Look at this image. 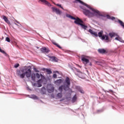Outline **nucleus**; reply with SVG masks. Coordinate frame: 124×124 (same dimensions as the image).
I'll list each match as a JSON object with an SVG mask.
<instances>
[{"label": "nucleus", "instance_id": "obj_1", "mask_svg": "<svg viewBox=\"0 0 124 124\" xmlns=\"http://www.w3.org/2000/svg\"><path fill=\"white\" fill-rule=\"evenodd\" d=\"M75 2L76 3H77V2H79V3H81V4H82V5H85V6H86V7H88L89 9L92 10L93 13L91 12L89 10H87L84 8H81L83 9V14L86 16H87L88 18H92V17H94V16H96V17L103 16V15H102L98 10L91 8V6L86 4V3H84L81 0H76Z\"/></svg>", "mask_w": 124, "mask_h": 124}, {"label": "nucleus", "instance_id": "obj_2", "mask_svg": "<svg viewBox=\"0 0 124 124\" xmlns=\"http://www.w3.org/2000/svg\"><path fill=\"white\" fill-rule=\"evenodd\" d=\"M16 75L21 79H24L25 76H26L27 78H30L31 76V80L35 81V74L33 73L31 74V69H28L27 70L24 68L21 70H17Z\"/></svg>", "mask_w": 124, "mask_h": 124}, {"label": "nucleus", "instance_id": "obj_3", "mask_svg": "<svg viewBox=\"0 0 124 124\" xmlns=\"http://www.w3.org/2000/svg\"><path fill=\"white\" fill-rule=\"evenodd\" d=\"M67 17H68V18H70L72 20H75L74 21V23L75 24H77V25H79V26H81V28L84 30H86V29L88 28L87 26L85 25V24L84 23V21H83L82 20L79 18V17H77L76 18L71 16L70 15H67Z\"/></svg>", "mask_w": 124, "mask_h": 124}, {"label": "nucleus", "instance_id": "obj_4", "mask_svg": "<svg viewBox=\"0 0 124 124\" xmlns=\"http://www.w3.org/2000/svg\"><path fill=\"white\" fill-rule=\"evenodd\" d=\"M103 31H101L100 32L98 33V36L99 37H100L102 40H106L107 42H111V39H109V37L108 36V35H103Z\"/></svg>", "mask_w": 124, "mask_h": 124}, {"label": "nucleus", "instance_id": "obj_5", "mask_svg": "<svg viewBox=\"0 0 124 124\" xmlns=\"http://www.w3.org/2000/svg\"><path fill=\"white\" fill-rule=\"evenodd\" d=\"M69 87H70V78L66 77L64 83L63 90L64 91H68Z\"/></svg>", "mask_w": 124, "mask_h": 124}, {"label": "nucleus", "instance_id": "obj_6", "mask_svg": "<svg viewBox=\"0 0 124 124\" xmlns=\"http://www.w3.org/2000/svg\"><path fill=\"white\" fill-rule=\"evenodd\" d=\"M51 9L52 10V12H55L58 15H61V14L62 13V11L60 10V9H58L56 7H53L51 8Z\"/></svg>", "mask_w": 124, "mask_h": 124}, {"label": "nucleus", "instance_id": "obj_7", "mask_svg": "<svg viewBox=\"0 0 124 124\" xmlns=\"http://www.w3.org/2000/svg\"><path fill=\"white\" fill-rule=\"evenodd\" d=\"M40 51L44 54H47L50 52V50L46 47H43L40 49Z\"/></svg>", "mask_w": 124, "mask_h": 124}, {"label": "nucleus", "instance_id": "obj_8", "mask_svg": "<svg viewBox=\"0 0 124 124\" xmlns=\"http://www.w3.org/2000/svg\"><path fill=\"white\" fill-rule=\"evenodd\" d=\"M81 61L83 62V63H89V62H90V60L87 59L85 56H81Z\"/></svg>", "mask_w": 124, "mask_h": 124}, {"label": "nucleus", "instance_id": "obj_9", "mask_svg": "<svg viewBox=\"0 0 124 124\" xmlns=\"http://www.w3.org/2000/svg\"><path fill=\"white\" fill-rule=\"evenodd\" d=\"M107 35H108V37L109 36L110 38H109V39H110L111 40H112V38H113V37H115L116 34L114 32H110L108 33V34H107Z\"/></svg>", "mask_w": 124, "mask_h": 124}, {"label": "nucleus", "instance_id": "obj_10", "mask_svg": "<svg viewBox=\"0 0 124 124\" xmlns=\"http://www.w3.org/2000/svg\"><path fill=\"white\" fill-rule=\"evenodd\" d=\"M41 2H43L44 4H46V5H47V6H51V4L49 3L47 0H39Z\"/></svg>", "mask_w": 124, "mask_h": 124}, {"label": "nucleus", "instance_id": "obj_11", "mask_svg": "<svg viewBox=\"0 0 124 124\" xmlns=\"http://www.w3.org/2000/svg\"><path fill=\"white\" fill-rule=\"evenodd\" d=\"M50 58V61L51 62H58V58H57L55 56H49Z\"/></svg>", "mask_w": 124, "mask_h": 124}, {"label": "nucleus", "instance_id": "obj_12", "mask_svg": "<svg viewBox=\"0 0 124 124\" xmlns=\"http://www.w3.org/2000/svg\"><path fill=\"white\" fill-rule=\"evenodd\" d=\"M43 70H44V71H45L47 73V74H51L52 73V71H51V69H45V68H43Z\"/></svg>", "mask_w": 124, "mask_h": 124}, {"label": "nucleus", "instance_id": "obj_13", "mask_svg": "<svg viewBox=\"0 0 124 124\" xmlns=\"http://www.w3.org/2000/svg\"><path fill=\"white\" fill-rule=\"evenodd\" d=\"M56 85H61L62 83V79H57L56 81H55Z\"/></svg>", "mask_w": 124, "mask_h": 124}, {"label": "nucleus", "instance_id": "obj_14", "mask_svg": "<svg viewBox=\"0 0 124 124\" xmlns=\"http://www.w3.org/2000/svg\"><path fill=\"white\" fill-rule=\"evenodd\" d=\"M2 17H3V20L5 21V22H6V23H7V24H10V21H9V20H8V18H7V17H6V16H3Z\"/></svg>", "mask_w": 124, "mask_h": 124}, {"label": "nucleus", "instance_id": "obj_15", "mask_svg": "<svg viewBox=\"0 0 124 124\" xmlns=\"http://www.w3.org/2000/svg\"><path fill=\"white\" fill-rule=\"evenodd\" d=\"M98 51L100 54H105L106 53V50L104 49H99Z\"/></svg>", "mask_w": 124, "mask_h": 124}, {"label": "nucleus", "instance_id": "obj_16", "mask_svg": "<svg viewBox=\"0 0 124 124\" xmlns=\"http://www.w3.org/2000/svg\"><path fill=\"white\" fill-rule=\"evenodd\" d=\"M41 93L42 94H45V93H46V89L45 87H42Z\"/></svg>", "mask_w": 124, "mask_h": 124}, {"label": "nucleus", "instance_id": "obj_17", "mask_svg": "<svg viewBox=\"0 0 124 124\" xmlns=\"http://www.w3.org/2000/svg\"><path fill=\"white\" fill-rule=\"evenodd\" d=\"M106 17L108 18V19H110L111 20H112L113 21H114V20H116V18L114 16H110L109 15H107L106 16Z\"/></svg>", "mask_w": 124, "mask_h": 124}, {"label": "nucleus", "instance_id": "obj_18", "mask_svg": "<svg viewBox=\"0 0 124 124\" xmlns=\"http://www.w3.org/2000/svg\"><path fill=\"white\" fill-rule=\"evenodd\" d=\"M54 87L51 86L50 89H47V92L49 93H53L54 92Z\"/></svg>", "mask_w": 124, "mask_h": 124}, {"label": "nucleus", "instance_id": "obj_19", "mask_svg": "<svg viewBox=\"0 0 124 124\" xmlns=\"http://www.w3.org/2000/svg\"><path fill=\"white\" fill-rule=\"evenodd\" d=\"M118 22L119 23L120 25H121L122 26V27H123V28H124V23L121 20L118 19Z\"/></svg>", "mask_w": 124, "mask_h": 124}, {"label": "nucleus", "instance_id": "obj_20", "mask_svg": "<svg viewBox=\"0 0 124 124\" xmlns=\"http://www.w3.org/2000/svg\"><path fill=\"white\" fill-rule=\"evenodd\" d=\"M77 100V96L75 94L72 98V102H75Z\"/></svg>", "mask_w": 124, "mask_h": 124}, {"label": "nucleus", "instance_id": "obj_21", "mask_svg": "<svg viewBox=\"0 0 124 124\" xmlns=\"http://www.w3.org/2000/svg\"><path fill=\"white\" fill-rule=\"evenodd\" d=\"M52 43H53V44H54V45H55L56 46H57V47H58L60 49H62V47H61V46H60V45L58 44L57 43L53 42Z\"/></svg>", "mask_w": 124, "mask_h": 124}, {"label": "nucleus", "instance_id": "obj_22", "mask_svg": "<svg viewBox=\"0 0 124 124\" xmlns=\"http://www.w3.org/2000/svg\"><path fill=\"white\" fill-rule=\"evenodd\" d=\"M40 81H41V79H39L37 81V83H38V87L40 88V87H42V84H41V83H40Z\"/></svg>", "mask_w": 124, "mask_h": 124}, {"label": "nucleus", "instance_id": "obj_23", "mask_svg": "<svg viewBox=\"0 0 124 124\" xmlns=\"http://www.w3.org/2000/svg\"><path fill=\"white\" fill-rule=\"evenodd\" d=\"M63 87H64V85H62L61 86L59 87V91H60V92H62Z\"/></svg>", "mask_w": 124, "mask_h": 124}, {"label": "nucleus", "instance_id": "obj_24", "mask_svg": "<svg viewBox=\"0 0 124 124\" xmlns=\"http://www.w3.org/2000/svg\"><path fill=\"white\" fill-rule=\"evenodd\" d=\"M57 96L59 98H62V93H58Z\"/></svg>", "mask_w": 124, "mask_h": 124}, {"label": "nucleus", "instance_id": "obj_25", "mask_svg": "<svg viewBox=\"0 0 124 124\" xmlns=\"http://www.w3.org/2000/svg\"><path fill=\"white\" fill-rule=\"evenodd\" d=\"M55 5H57V6H59V7H60L61 8H62V9L63 10H64V9H63V8L62 6V4H55Z\"/></svg>", "mask_w": 124, "mask_h": 124}, {"label": "nucleus", "instance_id": "obj_26", "mask_svg": "<svg viewBox=\"0 0 124 124\" xmlns=\"http://www.w3.org/2000/svg\"><path fill=\"white\" fill-rule=\"evenodd\" d=\"M5 40H6V41H7V42H10V39L9 37H6Z\"/></svg>", "mask_w": 124, "mask_h": 124}, {"label": "nucleus", "instance_id": "obj_27", "mask_svg": "<svg viewBox=\"0 0 124 124\" xmlns=\"http://www.w3.org/2000/svg\"><path fill=\"white\" fill-rule=\"evenodd\" d=\"M92 34L94 35V36H95L96 37H97L98 36L97 33H96V32L94 31V32H93V33Z\"/></svg>", "mask_w": 124, "mask_h": 124}, {"label": "nucleus", "instance_id": "obj_28", "mask_svg": "<svg viewBox=\"0 0 124 124\" xmlns=\"http://www.w3.org/2000/svg\"><path fill=\"white\" fill-rule=\"evenodd\" d=\"M19 65H20V64H19V63H16V64H15L14 67L15 68H17V67H19Z\"/></svg>", "mask_w": 124, "mask_h": 124}, {"label": "nucleus", "instance_id": "obj_29", "mask_svg": "<svg viewBox=\"0 0 124 124\" xmlns=\"http://www.w3.org/2000/svg\"><path fill=\"white\" fill-rule=\"evenodd\" d=\"M36 76L38 79H39L40 78V75L38 73L36 74Z\"/></svg>", "mask_w": 124, "mask_h": 124}, {"label": "nucleus", "instance_id": "obj_30", "mask_svg": "<svg viewBox=\"0 0 124 124\" xmlns=\"http://www.w3.org/2000/svg\"><path fill=\"white\" fill-rule=\"evenodd\" d=\"M89 32H90V33H91V34H93V32L94 31H93V30H92V29H89Z\"/></svg>", "mask_w": 124, "mask_h": 124}, {"label": "nucleus", "instance_id": "obj_31", "mask_svg": "<svg viewBox=\"0 0 124 124\" xmlns=\"http://www.w3.org/2000/svg\"><path fill=\"white\" fill-rule=\"evenodd\" d=\"M0 52L1 53H2V54H5V52L4 51V50H3L2 49H1V48H0Z\"/></svg>", "mask_w": 124, "mask_h": 124}, {"label": "nucleus", "instance_id": "obj_32", "mask_svg": "<svg viewBox=\"0 0 124 124\" xmlns=\"http://www.w3.org/2000/svg\"><path fill=\"white\" fill-rule=\"evenodd\" d=\"M79 92H80V93H84V91H83V90L82 89H79Z\"/></svg>", "mask_w": 124, "mask_h": 124}, {"label": "nucleus", "instance_id": "obj_33", "mask_svg": "<svg viewBox=\"0 0 124 124\" xmlns=\"http://www.w3.org/2000/svg\"><path fill=\"white\" fill-rule=\"evenodd\" d=\"M34 70L35 72H39V71L38 70H37L36 68H34Z\"/></svg>", "mask_w": 124, "mask_h": 124}, {"label": "nucleus", "instance_id": "obj_34", "mask_svg": "<svg viewBox=\"0 0 124 124\" xmlns=\"http://www.w3.org/2000/svg\"><path fill=\"white\" fill-rule=\"evenodd\" d=\"M53 78H57V75L55 74H53Z\"/></svg>", "mask_w": 124, "mask_h": 124}, {"label": "nucleus", "instance_id": "obj_35", "mask_svg": "<svg viewBox=\"0 0 124 124\" xmlns=\"http://www.w3.org/2000/svg\"><path fill=\"white\" fill-rule=\"evenodd\" d=\"M115 39V40H119V37H116Z\"/></svg>", "mask_w": 124, "mask_h": 124}, {"label": "nucleus", "instance_id": "obj_36", "mask_svg": "<svg viewBox=\"0 0 124 124\" xmlns=\"http://www.w3.org/2000/svg\"><path fill=\"white\" fill-rule=\"evenodd\" d=\"M40 76H41V77H44V76H43V75H42V74H41Z\"/></svg>", "mask_w": 124, "mask_h": 124}, {"label": "nucleus", "instance_id": "obj_37", "mask_svg": "<svg viewBox=\"0 0 124 124\" xmlns=\"http://www.w3.org/2000/svg\"><path fill=\"white\" fill-rule=\"evenodd\" d=\"M33 97H34V98H36V96L33 95Z\"/></svg>", "mask_w": 124, "mask_h": 124}, {"label": "nucleus", "instance_id": "obj_38", "mask_svg": "<svg viewBox=\"0 0 124 124\" xmlns=\"http://www.w3.org/2000/svg\"><path fill=\"white\" fill-rule=\"evenodd\" d=\"M89 65H90V66H92V63H90Z\"/></svg>", "mask_w": 124, "mask_h": 124}, {"label": "nucleus", "instance_id": "obj_39", "mask_svg": "<svg viewBox=\"0 0 124 124\" xmlns=\"http://www.w3.org/2000/svg\"><path fill=\"white\" fill-rule=\"evenodd\" d=\"M77 66H78V67H81L80 66V65H78V64H77Z\"/></svg>", "mask_w": 124, "mask_h": 124}, {"label": "nucleus", "instance_id": "obj_40", "mask_svg": "<svg viewBox=\"0 0 124 124\" xmlns=\"http://www.w3.org/2000/svg\"><path fill=\"white\" fill-rule=\"evenodd\" d=\"M16 22L17 23V24H19V22L17 21H16Z\"/></svg>", "mask_w": 124, "mask_h": 124}, {"label": "nucleus", "instance_id": "obj_41", "mask_svg": "<svg viewBox=\"0 0 124 124\" xmlns=\"http://www.w3.org/2000/svg\"><path fill=\"white\" fill-rule=\"evenodd\" d=\"M15 25H16V26H18V24H16V23H15Z\"/></svg>", "mask_w": 124, "mask_h": 124}]
</instances>
